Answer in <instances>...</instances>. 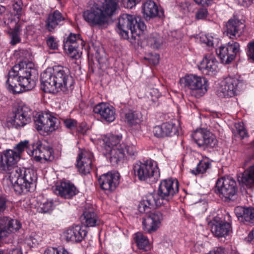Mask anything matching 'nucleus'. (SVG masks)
Instances as JSON below:
<instances>
[{"mask_svg":"<svg viewBox=\"0 0 254 254\" xmlns=\"http://www.w3.org/2000/svg\"><path fill=\"white\" fill-rule=\"evenodd\" d=\"M38 79V72L33 63L20 62L9 71L6 87L13 93H20L33 89Z\"/></svg>","mask_w":254,"mask_h":254,"instance_id":"f257e3e1","label":"nucleus"},{"mask_svg":"<svg viewBox=\"0 0 254 254\" xmlns=\"http://www.w3.org/2000/svg\"><path fill=\"white\" fill-rule=\"evenodd\" d=\"M119 0H101L83 12L85 21L91 26H102L120 10Z\"/></svg>","mask_w":254,"mask_h":254,"instance_id":"f03ea898","label":"nucleus"},{"mask_svg":"<svg viewBox=\"0 0 254 254\" xmlns=\"http://www.w3.org/2000/svg\"><path fill=\"white\" fill-rule=\"evenodd\" d=\"M4 171L9 175L11 183L17 194L29 191L37 180L35 172L30 168H21L15 165L9 170Z\"/></svg>","mask_w":254,"mask_h":254,"instance_id":"7ed1b4c3","label":"nucleus"},{"mask_svg":"<svg viewBox=\"0 0 254 254\" xmlns=\"http://www.w3.org/2000/svg\"><path fill=\"white\" fill-rule=\"evenodd\" d=\"M179 189V182L177 180H163L160 183L157 193L151 196L148 201L150 203L155 202L157 206L165 205L178 192Z\"/></svg>","mask_w":254,"mask_h":254,"instance_id":"20e7f679","label":"nucleus"},{"mask_svg":"<svg viewBox=\"0 0 254 254\" xmlns=\"http://www.w3.org/2000/svg\"><path fill=\"white\" fill-rule=\"evenodd\" d=\"M134 175L141 181L156 182L160 177V172L156 162L147 160L138 162L133 165Z\"/></svg>","mask_w":254,"mask_h":254,"instance_id":"39448f33","label":"nucleus"},{"mask_svg":"<svg viewBox=\"0 0 254 254\" xmlns=\"http://www.w3.org/2000/svg\"><path fill=\"white\" fill-rule=\"evenodd\" d=\"M180 83L190 93L196 97L201 96L207 91V80L203 77L194 74L185 76L180 80Z\"/></svg>","mask_w":254,"mask_h":254,"instance_id":"423d86ee","label":"nucleus"},{"mask_svg":"<svg viewBox=\"0 0 254 254\" xmlns=\"http://www.w3.org/2000/svg\"><path fill=\"white\" fill-rule=\"evenodd\" d=\"M28 141H21L14 147V150L8 149L3 151L0 155V169L9 170L15 165L20 157V154L26 148Z\"/></svg>","mask_w":254,"mask_h":254,"instance_id":"0eeeda50","label":"nucleus"},{"mask_svg":"<svg viewBox=\"0 0 254 254\" xmlns=\"http://www.w3.org/2000/svg\"><path fill=\"white\" fill-rule=\"evenodd\" d=\"M236 181L232 178L222 177L217 180L214 191L225 201L233 200L237 192Z\"/></svg>","mask_w":254,"mask_h":254,"instance_id":"6e6552de","label":"nucleus"},{"mask_svg":"<svg viewBox=\"0 0 254 254\" xmlns=\"http://www.w3.org/2000/svg\"><path fill=\"white\" fill-rule=\"evenodd\" d=\"M54 71L59 92L62 91L64 94L71 92L74 88L75 82L70 74L69 69L58 66L54 68Z\"/></svg>","mask_w":254,"mask_h":254,"instance_id":"1a4fd4ad","label":"nucleus"},{"mask_svg":"<svg viewBox=\"0 0 254 254\" xmlns=\"http://www.w3.org/2000/svg\"><path fill=\"white\" fill-rule=\"evenodd\" d=\"M35 127L40 133L44 135L52 132L58 127L59 120L49 113L39 114L34 119Z\"/></svg>","mask_w":254,"mask_h":254,"instance_id":"9d476101","label":"nucleus"},{"mask_svg":"<svg viewBox=\"0 0 254 254\" xmlns=\"http://www.w3.org/2000/svg\"><path fill=\"white\" fill-rule=\"evenodd\" d=\"M243 83L237 78L228 77L221 83L217 94L221 98H229L237 95L241 89Z\"/></svg>","mask_w":254,"mask_h":254,"instance_id":"9b49d317","label":"nucleus"},{"mask_svg":"<svg viewBox=\"0 0 254 254\" xmlns=\"http://www.w3.org/2000/svg\"><path fill=\"white\" fill-rule=\"evenodd\" d=\"M32 115V110L26 105L18 108L13 113V116L8 120L7 124L11 127L18 128L30 123Z\"/></svg>","mask_w":254,"mask_h":254,"instance_id":"f8f14e48","label":"nucleus"},{"mask_svg":"<svg viewBox=\"0 0 254 254\" xmlns=\"http://www.w3.org/2000/svg\"><path fill=\"white\" fill-rule=\"evenodd\" d=\"M192 137L198 146L204 150L214 147L217 143L215 136L207 130H196L192 134Z\"/></svg>","mask_w":254,"mask_h":254,"instance_id":"ddd939ff","label":"nucleus"},{"mask_svg":"<svg viewBox=\"0 0 254 254\" xmlns=\"http://www.w3.org/2000/svg\"><path fill=\"white\" fill-rule=\"evenodd\" d=\"M218 57L222 63L229 64L240 52V45L236 42H229L226 46H221L216 50Z\"/></svg>","mask_w":254,"mask_h":254,"instance_id":"4468645a","label":"nucleus"},{"mask_svg":"<svg viewBox=\"0 0 254 254\" xmlns=\"http://www.w3.org/2000/svg\"><path fill=\"white\" fill-rule=\"evenodd\" d=\"M135 15L127 13L122 14L119 17L118 28L120 33L124 39L128 38V32L130 31L132 36L134 32V24L136 23Z\"/></svg>","mask_w":254,"mask_h":254,"instance_id":"2eb2a0df","label":"nucleus"},{"mask_svg":"<svg viewBox=\"0 0 254 254\" xmlns=\"http://www.w3.org/2000/svg\"><path fill=\"white\" fill-rule=\"evenodd\" d=\"M163 219V214L160 211L146 214L143 218V229L149 233L155 232L160 227Z\"/></svg>","mask_w":254,"mask_h":254,"instance_id":"dca6fc26","label":"nucleus"},{"mask_svg":"<svg viewBox=\"0 0 254 254\" xmlns=\"http://www.w3.org/2000/svg\"><path fill=\"white\" fill-rule=\"evenodd\" d=\"M21 226V223L16 219H12L8 217H0V240L17 231Z\"/></svg>","mask_w":254,"mask_h":254,"instance_id":"f3484780","label":"nucleus"},{"mask_svg":"<svg viewBox=\"0 0 254 254\" xmlns=\"http://www.w3.org/2000/svg\"><path fill=\"white\" fill-rule=\"evenodd\" d=\"M40 81L41 89L45 92H59L54 70L53 73L48 70L43 72L41 74Z\"/></svg>","mask_w":254,"mask_h":254,"instance_id":"a211bd4d","label":"nucleus"},{"mask_svg":"<svg viewBox=\"0 0 254 254\" xmlns=\"http://www.w3.org/2000/svg\"><path fill=\"white\" fill-rule=\"evenodd\" d=\"M119 179L118 173H108L101 176L98 182L102 189L111 191L119 185Z\"/></svg>","mask_w":254,"mask_h":254,"instance_id":"6ab92c4d","label":"nucleus"},{"mask_svg":"<svg viewBox=\"0 0 254 254\" xmlns=\"http://www.w3.org/2000/svg\"><path fill=\"white\" fill-rule=\"evenodd\" d=\"M245 27L243 21L234 17L227 22V34L231 39L237 38L243 33Z\"/></svg>","mask_w":254,"mask_h":254,"instance_id":"aec40b11","label":"nucleus"},{"mask_svg":"<svg viewBox=\"0 0 254 254\" xmlns=\"http://www.w3.org/2000/svg\"><path fill=\"white\" fill-rule=\"evenodd\" d=\"M80 35L70 33L64 42V49L67 54L72 59L79 57L78 41H80Z\"/></svg>","mask_w":254,"mask_h":254,"instance_id":"412c9836","label":"nucleus"},{"mask_svg":"<svg viewBox=\"0 0 254 254\" xmlns=\"http://www.w3.org/2000/svg\"><path fill=\"white\" fill-rule=\"evenodd\" d=\"M93 111L95 114L100 115L101 118L107 122H112L116 118L115 109L108 104H98L94 107Z\"/></svg>","mask_w":254,"mask_h":254,"instance_id":"4be33fe9","label":"nucleus"},{"mask_svg":"<svg viewBox=\"0 0 254 254\" xmlns=\"http://www.w3.org/2000/svg\"><path fill=\"white\" fill-rule=\"evenodd\" d=\"M93 156L92 153L83 152L80 153L77 159V167L80 173L86 175L90 173L92 166Z\"/></svg>","mask_w":254,"mask_h":254,"instance_id":"5701e85b","label":"nucleus"},{"mask_svg":"<svg viewBox=\"0 0 254 254\" xmlns=\"http://www.w3.org/2000/svg\"><path fill=\"white\" fill-rule=\"evenodd\" d=\"M87 232L81 226L75 225L69 227L64 232V237L67 242L78 243L86 236Z\"/></svg>","mask_w":254,"mask_h":254,"instance_id":"b1692460","label":"nucleus"},{"mask_svg":"<svg viewBox=\"0 0 254 254\" xmlns=\"http://www.w3.org/2000/svg\"><path fill=\"white\" fill-rule=\"evenodd\" d=\"M79 191L74 185L68 182H62L56 186L55 193L61 197L70 199L78 193Z\"/></svg>","mask_w":254,"mask_h":254,"instance_id":"393cba45","label":"nucleus"},{"mask_svg":"<svg viewBox=\"0 0 254 254\" xmlns=\"http://www.w3.org/2000/svg\"><path fill=\"white\" fill-rule=\"evenodd\" d=\"M143 17L146 20L158 16L162 17L164 12L162 9L159 10L157 4L152 0H146L142 5Z\"/></svg>","mask_w":254,"mask_h":254,"instance_id":"a878e982","label":"nucleus"},{"mask_svg":"<svg viewBox=\"0 0 254 254\" xmlns=\"http://www.w3.org/2000/svg\"><path fill=\"white\" fill-rule=\"evenodd\" d=\"M198 67L203 74L213 75L217 72L218 62L212 56H205Z\"/></svg>","mask_w":254,"mask_h":254,"instance_id":"bb28decb","label":"nucleus"},{"mask_svg":"<svg viewBox=\"0 0 254 254\" xmlns=\"http://www.w3.org/2000/svg\"><path fill=\"white\" fill-rule=\"evenodd\" d=\"M235 213L240 221L254 224V208L238 206L235 209Z\"/></svg>","mask_w":254,"mask_h":254,"instance_id":"cd10ccee","label":"nucleus"},{"mask_svg":"<svg viewBox=\"0 0 254 254\" xmlns=\"http://www.w3.org/2000/svg\"><path fill=\"white\" fill-rule=\"evenodd\" d=\"M231 229L230 224L222 220L215 219L211 226L212 233L217 237H225L229 234Z\"/></svg>","mask_w":254,"mask_h":254,"instance_id":"c85d7f7f","label":"nucleus"},{"mask_svg":"<svg viewBox=\"0 0 254 254\" xmlns=\"http://www.w3.org/2000/svg\"><path fill=\"white\" fill-rule=\"evenodd\" d=\"M65 18L59 10L50 13L46 20V27L49 31H53L58 25L63 24Z\"/></svg>","mask_w":254,"mask_h":254,"instance_id":"c756f323","label":"nucleus"},{"mask_svg":"<svg viewBox=\"0 0 254 254\" xmlns=\"http://www.w3.org/2000/svg\"><path fill=\"white\" fill-rule=\"evenodd\" d=\"M119 147L113 148L111 150L106 151V153L108 155L107 158H109L110 162L114 166L116 165L121 161L125 156V144H122L119 146Z\"/></svg>","mask_w":254,"mask_h":254,"instance_id":"7c9ffc66","label":"nucleus"},{"mask_svg":"<svg viewBox=\"0 0 254 254\" xmlns=\"http://www.w3.org/2000/svg\"><path fill=\"white\" fill-rule=\"evenodd\" d=\"M238 181L240 185L246 186L248 188L254 187V166H251L238 176Z\"/></svg>","mask_w":254,"mask_h":254,"instance_id":"2f4dec72","label":"nucleus"},{"mask_svg":"<svg viewBox=\"0 0 254 254\" xmlns=\"http://www.w3.org/2000/svg\"><path fill=\"white\" fill-rule=\"evenodd\" d=\"M122 137L120 135L110 134L106 135L103 139V147L106 151L111 150L113 148L119 147V146Z\"/></svg>","mask_w":254,"mask_h":254,"instance_id":"473e14b6","label":"nucleus"},{"mask_svg":"<svg viewBox=\"0 0 254 254\" xmlns=\"http://www.w3.org/2000/svg\"><path fill=\"white\" fill-rule=\"evenodd\" d=\"M125 119L130 126H135L141 122L142 115L139 111L130 110L126 113Z\"/></svg>","mask_w":254,"mask_h":254,"instance_id":"72a5a7b5","label":"nucleus"},{"mask_svg":"<svg viewBox=\"0 0 254 254\" xmlns=\"http://www.w3.org/2000/svg\"><path fill=\"white\" fill-rule=\"evenodd\" d=\"M85 219V225L87 227H94L98 225L99 220L96 214L92 210L85 211L83 214Z\"/></svg>","mask_w":254,"mask_h":254,"instance_id":"f704fd0d","label":"nucleus"},{"mask_svg":"<svg viewBox=\"0 0 254 254\" xmlns=\"http://www.w3.org/2000/svg\"><path fill=\"white\" fill-rule=\"evenodd\" d=\"M46 145L40 141H38L33 145V150L31 151V156L34 157L36 161L41 163L44 162V161H41L42 154L43 153Z\"/></svg>","mask_w":254,"mask_h":254,"instance_id":"c9c22d12","label":"nucleus"},{"mask_svg":"<svg viewBox=\"0 0 254 254\" xmlns=\"http://www.w3.org/2000/svg\"><path fill=\"white\" fill-rule=\"evenodd\" d=\"M135 241L137 246L140 249L147 251L150 249V246L149 244V241L147 238L140 233H137L135 234Z\"/></svg>","mask_w":254,"mask_h":254,"instance_id":"e433bc0d","label":"nucleus"},{"mask_svg":"<svg viewBox=\"0 0 254 254\" xmlns=\"http://www.w3.org/2000/svg\"><path fill=\"white\" fill-rule=\"evenodd\" d=\"M162 125L165 136H172L178 133L177 127L173 122L164 123Z\"/></svg>","mask_w":254,"mask_h":254,"instance_id":"4c0bfd02","label":"nucleus"},{"mask_svg":"<svg viewBox=\"0 0 254 254\" xmlns=\"http://www.w3.org/2000/svg\"><path fill=\"white\" fill-rule=\"evenodd\" d=\"M147 42L148 44L155 49H159L163 43L162 37L156 33L152 34L147 39Z\"/></svg>","mask_w":254,"mask_h":254,"instance_id":"58836bf2","label":"nucleus"},{"mask_svg":"<svg viewBox=\"0 0 254 254\" xmlns=\"http://www.w3.org/2000/svg\"><path fill=\"white\" fill-rule=\"evenodd\" d=\"M22 27L21 23H16L13 29L9 34L11 38L10 43L12 45H15L20 42V28Z\"/></svg>","mask_w":254,"mask_h":254,"instance_id":"ea45409f","label":"nucleus"},{"mask_svg":"<svg viewBox=\"0 0 254 254\" xmlns=\"http://www.w3.org/2000/svg\"><path fill=\"white\" fill-rule=\"evenodd\" d=\"M211 163L208 161L205 160L200 161L197 164L195 169L191 170L190 172L195 175L199 174H202L206 171V170L210 168Z\"/></svg>","mask_w":254,"mask_h":254,"instance_id":"a19ab883","label":"nucleus"},{"mask_svg":"<svg viewBox=\"0 0 254 254\" xmlns=\"http://www.w3.org/2000/svg\"><path fill=\"white\" fill-rule=\"evenodd\" d=\"M42 155L41 161H44L43 163L52 162L54 159V151L53 148L50 146L47 145Z\"/></svg>","mask_w":254,"mask_h":254,"instance_id":"79ce46f5","label":"nucleus"},{"mask_svg":"<svg viewBox=\"0 0 254 254\" xmlns=\"http://www.w3.org/2000/svg\"><path fill=\"white\" fill-rule=\"evenodd\" d=\"M135 18L136 20V23L134 24L135 30L133 33V36H132L134 37L135 35L139 36L141 34L146 28L144 22L141 20L140 17L135 16Z\"/></svg>","mask_w":254,"mask_h":254,"instance_id":"37998d69","label":"nucleus"},{"mask_svg":"<svg viewBox=\"0 0 254 254\" xmlns=\"http://www.w3.org/2000/svg\"><path fill=\"white\" fill-rule=\"evenodd\" d=\"M151 196H153V194L149 195L146 200H144L141 201L138 205V210L141 213L145 212L146 209L148 208H154V207H158L160 206H157L155 202L153 203H149L148 201Z\"/></svg>","mask_w":254,"mask_h":254,"instance_id":"c03bdc74","label":"nucleus"},{"mask_svg":"<svg viewBox=\"0 0 254 254\" xmlns=\"http://www.w3.org/2000/svg\"><path fill=\"white\" fill-rule=\"evenodd\" d=\"M13 10L15 15L17 16L18 19H19L23 13L22 3L20 0L17 1L13 3Z\"/></svg>","mask_w":254,"mask_h":254,"instance_id":"a18cd8bd","label":"nucleus"},{"mask_svg":"<svg viewBox=\"0 0 254 254\" xmlns=\"http://www.w3.org/2000/svg\"><path fill=\"white\" fill-rule=\"evenodd\" d=\"M198 9L195 13V18L197 19H204L206 18L208 15V12L206 7L208 6H203Z\"/></svg>","mask_w":254,"mask_h":254,"instance_id":"49530a36","label":"nucleus"},{"mask_svg":"<svg viewBox=\"0 0 254 254\" xmlns=\"http://www.w3.org/2000/svg\"><path fill=\"white\" fill-rule=\"evenodd\" d=\"M53 205L52 201L46 200L41 203L39 207L43 213H46L52 209Z\"/></svg>","mask_w":254,"mask_h":254,"instance_id":"de8ad7c7","label":"nucleus"},{"mask_svg":"<svg viewBox=\"0 0 254 254\" xmlns=\"http://www.w3.org/2000/svg\"><path fill=\"white\" fill-rule=\"evenodd\" d=\"M190 3L189 2L183 1L178 4L179 10L184 14L188 13L190 11Z\"/></svg>","mask_w":254,"mask_h":254,"instance_id":"09e8293b","label":"nucleus"},{"mask_svg":"<svg viewBox=\"0 0 254 254\" xmlns=\"http://www.w3.org/2000/svg\"><path fill=\"white\" fill-rule=\"evenodd\" d=\"M248 50L247 52L248 59L254 62V40L248 44Z\"/></svg>","mask_w":254,"mask_h":254,"instance_id":"8fccbe9b","label":"nucleus"},{"mask_svg":"<svg viewBox=\"0 0 254 254\" xmlns=\"http://www.w3.org/2000/svg\"><path fill=\"white\" fill-rule=\"evenodd\" d=\"M124 5V6L127 8L131 9L139 3L141 0H121Z\"/></svg>","mask_w":254,"mask_h":254,"instance_id":"3c124183","label":"nucleus"},{"mask_svg":"<svg viewBox=\"0 0 254 254\" xmlns=\"http://www.w3.org/2000/svg\"><path fill=\"white\" fill-rule=\"evenodd\" d=\"M47 44L48 46L52 50H56L58 49V45L53 36L48 37L47 40Z\"/></svg>","mask_w":254,"mask_h":254,"instance_id":"603ef678","label":"nucleus"},{"mask_svg":"<svg viewBox=\"0 0 254 254\" xmlns=\"http://www.w3.org/2000/svg\"><path fill=\"white\" fill-rule=\"evenodd\" d=\"M125 149L126 151L127 154H128L130 157H133L135 156L137 153L136 148L135 146L133 145H125V147H124V149Z\"/></svg>","mask_w":254,"mask_h":254,"instance_id":"864d4df0","label":"nucleus"},{"mask_svg":"<svg viewBox=\"0 0 254 254\" xmlns=\"http://www.w3.org/2000/svg\"><path fill=\"white\" fill-rule=\"evenodd\" d=\"M153 133L157 137H165L164 132L162 127V125L161 126H157L154 127Z\"/></svg>","mask_w":254,"mask_h":254,"instance_id":"5fc2aeb1","label":"nucleus"},{"mask_svg":"<svg viewBox=\"0 0 254 254\" xmlns=\"http://www.w3.org/2000/svg\"><path fill=\"white\" fill-rule=\"evenodd\" d=\"M64 126L69 129L74 128L77 125V122L71 119L64 120Z\"/></svg>","mask_w":254,"mask_h":254,"instance_id":"6e6d98bb","label":"nucleus"},{"mask_svg":"<svg viewBox=\"0 0 254 254\" xmlns=\"http://www.w3.org/2000/svg\"><path fill=\"white\" fill-rule=\"evenodd\" d=\"M236 127L238 134L242 138H244L245 136H246V130L244 127L241 124H238L236 125Z\"/></svg>","mask_w":254,"mask_h":254,"instance_id":"4d7b16f0","label":"nucleus"},{"mask_svg":"<svg viewBox=\"0 0 254 254\" xmlns=\"http://www.w3.org/2000/svg\"><path fill=\"white\" fill-rule=\"evenodd\" d=\"M7 200L3 196H0V214L4 212L5 210Z\"/></svg>","mask_w":254,"mask_h":254,"instance_id":"13d9d810","label":"nucleus"},{"mask_svg":"<svg viewBox=\"0 0 254 254\" xmlns=\"http://www.w3.org/2000/svg\"><path fill=\"white\" fill-rule=\"evenodd\" d=\"M194 1L196 4L205 6L210 5L213 0H194Z\"/></svg>","mask_w":254,"mask_h":254,"instance_id":"bf43d9fd","label":"nucleus"},{"mask_svg":"<svg viewBox=\"0 0 254 254\" xmlns=\"http://www.w3.org/2000/svg\"><path fill=\"white\" fill-rule=\"evenodd\" d=\"M213 39L214 38L212 36L207 35L203 39V42L208 46H213L214 44Z\"/></svg>","mask_w":254,"mask_h":254,"instance_id":"052dcab7","label":"nucleus"},{"mask_svg":"<svg viewBox=\"0 0 254 254\" xmlns=\"http://www.w3.org/2000/svg\"><path fill=\"white\" fill-rule=\"evenodd\" d=\"M44 254H59L58 253V249L51 248L47 249L45 251Z\"/></svg>","mask_w":254,"mask_h":254,"instance_id":"680f3d73","label":"nucleus"},{"mask_svg":"<svg viewBox=\"0 0 254 254\" xmlns=\"http://www.w3.org/2000/svg\"><path fill=\"white\" fill-rule=\"evenodd\" d=\"M248 242L254 241V229L249 233L248 236L246 238Z\"/></svg>","mask_w":254,"mask_h":254,"instance_id":"e2e57ef3","label":"nucleus"},{"mask_svg":"<svg viewBox=\"0 0 254 254\" xmlns=\"http://www.w3.org/2000/svg\"><path fill=\"white\" fill-rule=\"evenodd\" d=\"M214 254H225V250L224 248L219 247L217 248L216 250L213 252Z\"/></svg>","mask_w":254,"mask_h":254,"instance_id":"0e129e2a","label":"nucleus"},{"mask_svg":"<svg viewBox=\"0 0 254 254\" xmlns=\"http://www.w3.org/2000/svg\"><path fill=\"white\" fill-rule=\"evenodd\" d=\"M8 254H22V252L18 249H13L10 250Z\"/></svg>","mask_w":254,"mask_h":254,"instance_id":"69168bd1","label":"nucleus"},{"mask_svg":"<svg viewBox=\"0 0 254 254\" xmlns=\"http://www.w3.org/2000/svg\"><path fill=\"white\" fill-rule=\"evenodd\" d=\"M58 251L59 254H69L68 252L64 248H59L58 249Z\"/></svg>","mask_w":254,"mask_h":254,"instance_id":"338daca9","label":"nucleus"},{"mask_svg":"<svg viewBox=\"0 0 254 254\" xmlns=\"http://www.w3.org/2000/svg\"><path fill=\"white\" fill-rule=\"evenodd\" d=\"M159 63V55H155V60L153 62V64H156Z\"/></svg>","mask_w":254,"mask_h":254,"instance_id":"774afa93","label":"nucleus"}]
</instances>
